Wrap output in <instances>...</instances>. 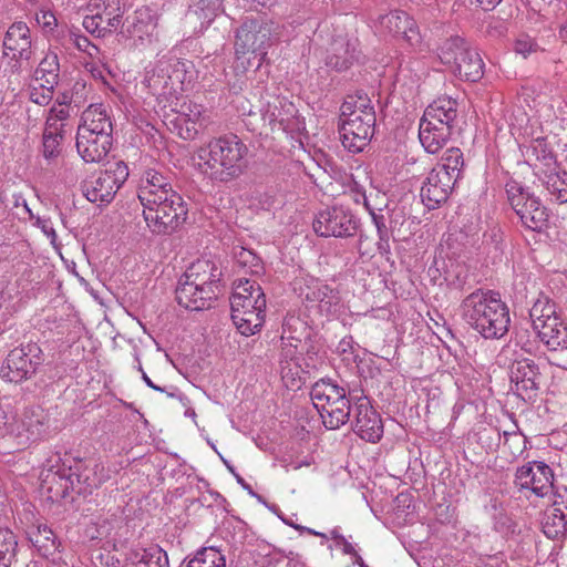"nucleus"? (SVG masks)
Listing matches in <instances>:
<instances>
[{
	"label": "nucleus",
	"instance_id": "obj_25",
	"mask_svg": "<svg viewBox=\"0 0 567 567\" xmlns=\"http://www.w3.org/2000/svg\"><path fill=\"white\" fill-rule=\"evenodd\" d=\"M455 184L446 174L433 168L421 187L422 202L430 209L436 208L447 199Z\"/></svg>",
	"mask_w": 567,
	"mask_h": 567
},
{
	"label": "nucleus",
	"instance_id": "obj_34",
	"mask_svg": "<svg viewBox=\"0 0 567 567\" xmlns=\"http://www.w3.org/2000/svg\"><path fill=\"white\" fill-rule=\"evenodd\" d=\"M60 78V63L56 53L48 52L40 61L33 72L31 80L45 83L50 87H55Z\"/></svg>",
	"mask_w": 567,
	"mask_h": 567
},
{
	"label": "nucleus",
	"instance_id": "obj_4",
	"mask_svg": "<svg viewBox=\"0 0 567 567\" xmlns=\"http://www.w3.org/2000/svg\"><path fill=\"white\" fill-rule=\"evenodd\" d=\"M284 24L272 19L246 20L236 31L235 55L237 68L247 71L259 69L268 54V49L277 43L284 33Z\"/></svg>",
	"mask_w": 567,
	"mask_h": 567
},
{
	"label": "nucleus",
	"instance_id": "obj_49",
	"mask_svg": "<svg viewBox=\"0 0 567 567\" xmlns=\"http://www.w3.org/2000/svg\"><path fill=\"white\" fill-rule=\"evenodd\" d=\"M22 425L28 433L27 440L30 442H35L40 440L44 433L43 422L41 421V417L38 414L32 413L31 416H25V420H23Z\"/></svg>",
	"mask_w": 567,
	"mask_h": 567
},
{
	"label": "nucleus",
	"instance_id": "obj_60",
	"mask_svg": "<svg viewBox=\"0 0 567 567\" xmlns=\"http://www.w3.org/2000/svg\"><path fill=\"white\" fill-rule=\"evenodd\" d=\"M471 2L480 6L483 10L489 11L495 9L502 0H471Z\"/></svg>",
	"mask_w": 567,
	"mask_h": 567
},
{
	"label": "nucleus",
	"instance_id": "obj_22",
	"mask_svg": "<svg viewBox=\"0 0 567 567\" xmlns=\"http://www.w3.org/2000/svg\"><path fill=\"white\" fill-rule=\"evenodd\" d=\"M3 53L17 63L32 58V37L25 22H14L9 27L3 38Z\"/></svg>",
	"mask_w": 567,
	"mask_h": 567
},
{
	"label": "nucleus",
	"instance_id": "obj_56",
	"mask_svg": "<svg viewBox=\"0 0 567 567\" xmlns=\"http://www.w3.org/2000/svg\"><path fill=\"white\" fill-rule=\"evenodd\" d=\"M551 508L555 512H567V487H559L554 485Z\"/></svg>",
	"mask_w": 567,
	"mask_h": 567
},
{
	"label": "nucleus",
	"instance_id": "obj_59",
	"mask_svg": "<svg viewBox=\"0 0 567 567\" xmlns=\"http://www.w3.org/2000/svg\"><path fill=\"white\" fill-rule=\"evenodd\" d=\"M35 225L41 228V230L43 231V234L50 238L51 240V244L52 245H55V241H56V233L53 228V223L49 219V218H42V217H38L37 218V221H35Z\"/></svg>",
	"mask_w": 567,
	"mask_h": 567
},
{
	"label": "nucleus",
	"instance_id": "obj_16",
	"mask_svg": "<svg viewBox=\"0 0 567 567\" xmlns=\"http://www.w3.org/2000/svg\"><path fill=\"white\" fill-rule=\"evenodd\" d=\"M313 230L321 237H349L357 231V220L342 207H331L317 214Z\"/></svg>",
	"mask_w": 567,
	"mask_h": 567
},
{
	"label": "nucleus",
	"instance_id": "obj_3",
	"mask_svg": "<svg viewBox=\"0 0 567 567\" xmlns=\"http://www.w3.org/2000/svg\"><path fill=\"white\" fill-rule=\"evenodd\" d=\"M247 145L234 134L212 138L197 151L200 172L213 181L229 182L246 168Z\"/></svg>",
	"mask_w": 567,
	"mask_h": 567
},
{
	"label": "nucleus",
	"instance_id": "obj_26",
	"mask_svg": "<svg viewBox=\"0 0 567 567\" xmlns=\"http://www.w3.org/2000/svg\"><path fill=\"white\" fill-rule=\"evenodd\" d=\"M78 131H86L89 133H103L112 135L113 121L111 109L103 103L90 104L81 115V122Z\"/></svg>",
	"mask_w": 567,
	"mask_h": 567
},
{
	"label": "nucleus",
	"instance_id": "obj_55",
	"mask_svg": "<svg viewBox=\"0 0 567 567\" xmlns=\"http://www.w3.org/2000/svg\"><path fill=\"white\" fill-rule=\"evenodd\" d=\"M352 199L357 204H362L364 209H371V206L377 202L384 204V196L375 193L374 195H367L365 190H359L357 194H351Z\"/></svg>",
	"mask_w": 567,
	"mask_h": 567
},
{
	"label": "nucleus",
	"instance_id": "obj_48",
	"mask_svg": "<svg viewBox=\"0 0 567 567\" xmlns=\"http://www.w3.org/2000/svg\"><path fill=\"white\" fill-rule=\"evenodd\" d=\"M54 112L65 113V120H63L61 123L73 125L74 115L73 107L71 106V96L69 93H62L58 95L53 105L49 109L47 117H51Z\"/></svg>",
	"mask_w": 567,
	"mask_h": 567
},
{
	"label": "nucleus",
	"instance_id": "obj_33",
	"mask_svg": "<svg viewBox=\"0 0 567 567\" xmlns=\"http://www.w3.org/2000/svg\"><path fill=\"white\" fill-rule=\"evenodd\" d=\"M130 34L141 45L152 43L157 38V19L148 10L137 11Z\"/></svg>",
	"mask_w": 567,
	"mask_h": 567
},
{
	"label": "nucleus",
	"instance_id": "obj_9",
	"mask_svg": "<svg viewBox=\"0 0 567 567\" xmlns=\"http://www.w3.org/2000/svg\"><path fill=\"white\" fill-rule=\"evenodd\" d=\"M505 190L511 207L526 229L542 231L547 227L549 215L538 197L515 181H509Z\"/></svg>",
	"mask_w": 567,
	"mask_h": 567
},
{
	"label": "nucleus",
	"instance_id": "obj_44",
	"mask_svg": "<svg viewBox=\"0 0 567 567\" xmlns=\"http://www.w3.org/2000/svg\"><path fill=\"white\" fill-rule=\"evenodd\" d=\"M17 545L13 533L7 528H0V567H10Z\"/></svg>",
	"mask_w": 567,
	"mask_h": 567
},
{
	"label": "nucleus",
	"instance_id": "obj_61",
	"mask_svg": "<svg viewBox=\"0 0 567 567\" xmlns=\"http://www.w3.org/2000/svg\"><path fill=\"white\" fill-rule=\"evenodd\" d=\"M338 546H341L342 547V553L344 555H351V554H355V548L354 546L349 543L346 537L344 538H340V543L338 544Z\"/></svg>",
	"mask_w": 567,
	"mask_h": 567
},
{
	"label": "nucleus",
	"instance_id": "obj_45",
	"mask_svg": "<svg viewBox=\"0 0 567 567\" xmlns=\"http://www.w3.org/2000/svg\"><path fill=\"white\" fill-rule=\"evenodd\" d=\"M54 89L45 83L31 80L28 87L29 100L40 106H45L52 101Z\"/></svg>",
	"mask_w": 567,
	"mask_h": 567
},
{
	"label": "nucleus",
	"instance_id": "obj_47",
	"mask_svg": "<svg viewBox=\"0 0 567 567\" xmlns=\"http://www.w3.org/2000/svg\"><path fill=\"white\" fill-rule=\"evenodd\" d=\"M66 41L74 45L79 51L86 53L90 58L96 59L99 56V48L91 43V41L78 31H69Z\"/></svg>",
	"mask_w": 567,
	"mask_h": 567
},
{
	"label": "nucleus",
	"instance_id": "obj_1",
	"mask_svg": "<svg viewBox=\"0 0 567 567\" xmlns=\"http://www.w3.org/2000/svg\"><path fill=\"white\" fill-rule=\"evenodd\" d=\"M143 217L153 234H171L187 218L183 197L173 189L169 178L154 168L144 171L137 190Z\"/></svg>",
	"mask_w": 567,
	"mask_h": 567
},
{
	"label": "nucleus",
	"instance_id": "obj_37",
	"mask_svg": "<svg viewBox=\"0 0 567 567\" xmlns=\"http://www.w3.org/2000/svg\"><path fill=\"white\" fill-rule=\"evenodd\" d=\"M282 339V349L280 353V367L282 379L293 377L299 373L300 369V352L298 351V343L300 340L292 338V341L285 342Z\"/></svg>",
	"mask_w": 567,
	"mask_h": 567
},
{
	"label": "nucleus",
	"instance_id": "obj_36",
	"mask_svg": "<svg viewBox=\"0 0 567 567\" xmlns=\"http://www.w3.org/2000/svg\"><path fill=\"white\" fill-rule=\"evenodd\" d=\"M89 6L100 21L106 23V27L116 29L121 24L122 11L120 0H91Z\"/></svg>",
	"mask_w": 567,
	"mask_h": 567
},
{
	"label": "nucleus",
	"instance_id": "obj_46",
	"mask_svg": "<svg viewBox=\"0 0 567 567\" xmlns=\"http://www.w3.org/2000/svg\"><path fill=\"white\" fill-rule=\"evenodd\" d=\"M504 447H506L511 455L516 458L520 456L526 450L527 439L517 431L504 432Z\"/></svg>",
	"mask_w": 567,
	"mask_h": 567
},
{
	"label": "nucleus",
	"instance_id": "obj_32",
	"mask_svg": "<svg viewBox=\"0 0 567 567\" xmlns=\"http://www.w3.org/2000/svg\"><path fill=\"white\" fill-rule=\"evenodd\" d=\"M535 174L544 183L554 200L559 204L567 203V173L555 169L544 171L535 165Z\"/></svg>",
	"mask_w": 567,
	"mask_h": 567
},
{
	"label": "nucleus",
	"instance_id": "obj_43",
	"mask_svg": "<svg viewBox=\"0 0 567 567\" xmlns=\"http://www.w3.org/2000/svg\"><path fill=\"white\" fill-rule=\"evenodd\" d=\"M342 115H351V113L374 112V107L370 97L363 91H358L354 94H349L341 105Z\"/></svg>",
	"mask_w": 567,
	"mask_h": 567
},
{
	"label": "nucleus",
	"instance_id": "obj_62",
	"mask_svg": "<svg viewBox=\"0 0 567 567\" xmlns=\"http://www.w3.org/2000/svg\"><path fill=\"white\" fill-rule=\"evenodd\" d=\"M140 371L142 372V379L146 383L147 386H150L151 389H153L155 391L164 392L163 388H161V386L156 385L155 383H153V381L148 378V375L143 371L141 365H140Z\"/></svg>",
	"mask_w": 567,
	"mask_h": 567
},
{
	"label": "nucleus",
	"instance_id": "obj_42",
	"mask_svg": "<svg viewBox=\"0 0 567 567\" xmlns=\"http://www.w3.org/2000/svg\"><path fill=\"white\" fill-rule=\"evenodd\" d=\"M529 317L533 328L538 323L549 322L551 318H558L555 303L547 297H540L534 302L529 310Z\"/></svg>",
	"mask_w": 567,
	"mask_h": 567
},
{
	"label": "nucleus",
	"instance_id": "obj_2",
	"mask_svg": "<svg viewBox=\"0 0 567 567\" xmlns=\"http://www.w3.org/2000/svg\"><path fill=\"white\" fill-rule=\"evenodd\" d=\"M463 320L485 339H501L509 328L507 305L498 292L477 289L461 303Z\"/></svg>",
	"mask_w": 567,
	"mask_h": 567
},
{
	"label": "nucleus",
	"instance_id": "obj_17",
	"mask_svg": "<svg viewBox=\"0 0 567 567\" xmlns=\"http://www.w3.org/2000/svg\"><path fill=\"white\" fill-rule=\"evenodd\" d=\"M377 30L382 34L402 38L412 48L422 43L421 34L415 21L404 11L393 10L379 17Z\"/></svg>",
	"mask_w": 567,
	"mask_h": 567
},
{
	"label": "nucleus",
	"instance_id": "obj_13",
	"mask_svg": "<svg viewBox=\"0 0 567 567\" xmlns=\"http://www.w3.org/2000/svg\"><path fill=\"white\" fill-rule=\"evenodd\" d=\"M110 477L109 471L102 463L90 461L87 463L76 464L74 470L70 468L69 475H60L59 472L49 471L44 482L61 481L62 494L72 488L79 494H91L100 487Z\"/></svg>",
	"mask_w": 567,
	"mask_h": 567
},
{
	"label": "nucleus",
	"instance_id": "obj_18",
	"mask_svg": "<svg viewBox=\"0 0 567 567\" xmlns=\"http://www.w3.org/2000/svg\"><path fill=\"white\" fill-rule=\"evenodd\" d=\"M192 62L177 60L173 65V72L169 74L171 63L165 60H159L154 68L146 71L144 83L152 91L153 94H159L167 86L169 81L175 78L182 85L192 82L190 69Z\"/></svg>",
	"mask_w": 567,
	"mask_h": 567
},
{
	"label": "nucleus",
	"instance_id": "obj_30",
	"mask_svg": "<svg viewBox=\"0 0 567 567\" xmlns=\"http://www.w3.org/2000/svg\"><path fill=\"white\" fill-rule=\"evenodd\" d=\"M452 134L449 126L429 123L420 120L419 140L424 150L430 154H436L441 151Z\"/></svg>",
	"mask_w": 567,
	"mask_h": 567
},
{
	"label": "nucleus",
	"instance_id": "obj_23",
	"mask_svg": "<svg viewBox=\"0 0 567 567\" xmlns=\"http://www.w3.org/2000/svg\"><path fill=\"white\" fill-rule=\"evenodd\" d=\"M65 113L54 112L51 117H45L42 154L47 159H53L60 155L65 136L72 132L73 125L59 123L65 120Z\"/></svg>",
	"mask_w": 567,
	"mask_h": 567
},
{
	"label": "nucleus",
	"instance_id": "obj_52",
	"mask_svg": "<svg viewBox=\"0 0 567 567\" xmlns=\"http://www.w3.org/2000/svg\"><path fill=\"white\" fill-rule=\"evenodd\" d=\"M340 121L350 122L355 124H363L368 126H375V112H367L362 113H351V115H342L340 114Z\"/></svg>",
	"mask_w": 567,
	"mask_h": 567
},
{
	"label": "nucleus",
	"instance_id": "obj_5",
	"mask_svg": "<svg viewBox=\"0 0 567 567\" xmlns=\"http://www.w3.org/2000/svg\"><path fill=\"white\" fill-rule=\"evenodd\" d=\"M231 319L239 332L252 336L265 322L266 296L261 287L249 279H239L230 297Z\"/></svg>",
	"mask_w": 567,
	"mask_h": 567
},
{
	"label": "nucleus",
	"instance_id": "obj_12",
	"mask_svg": "<svg viewBox=\"0 0 567 567\" xmlns=\"http://www.w3.org/2000/svg\"><path fill=\"white\" fill-rule=\"evenodd\" d=\"M127 177V165L115 162L107 169L90 175L82 183V193L91 203L109 204Z\"/></svg>",
	"mask_w": 567,
	"mask_h": 567
},
{
	"label": "nucleus",
	"instance_id": "obj_54",
	"mask_svg": "<svg viewBox=\"0 0 567 567\" xmlns=\"http://www.w3.org/2000/svg\"><path fill=\"white\" fill-rule=\"evenodd\" d=\"M278 103L281 104L279 99H275L272 104H267V109L264 113V120L267 121L269 125L279 124L281 126L286 121L281 114V111L278 109Z\"/></svg>",
	"mask_w": 567,
	"mask_h": 567
},
{
	"label": "nucleus",
	"instance_id": "obj_58",
	"mask_svg": "<svg viewBox=\"0 0 567 567\" xmlns=\"http://www.w3.org/2000/svg\"><path fill=\"white\" fill-rule=\"evenodd\" d=\"M536 47V43L529 37H522L515 42V51L525 58L534 52Z\"/></svg>",
	"mask_w": 567,
	"mask_h": 567
},
{
	"label": "nucleus",
	"instance_id": "obj_39",
	"mask_svg": "<svg viewBox=\"0 0 567 567\" xmlns=\"http://www.w3.org/2000/svg\"><path fill=\"white\" fill-rule=\"evenodd\" d=\"M463 166V153L457 147H451L446 150L441 162L434 167V169L446 174L451 179L457 182L462 175Z\"/></svg>",
	"mask_w": 567,
	"mask_h": 567
},
{
	"label": "nucleus",
	"instance_id": "obj_41",
	"mask_svg": "<svg viewBox=\"0 0 567 567\" xmlns=\"http://www.w3.org/2000/svg\"><path fill=\"white\" fill-rule=\"evenodd\" d=\"M567 530V512L550 509L543 522V532L550 539H558Z\"/></svg>",
	"mask_w": 567,
	"mask_h": 567
},
{
	"label": "nucleus",
	"instance_id": "obj_27",
	"mask_svg": "<svg viewBox=\"0 0 567 567\" xmlns=\"http://www.w3.org/2000/svg\"><path fill=\"white\" fill-rule=\"evenodd\" d=\"M374 127L340 121L339 135L344 148L359 153L368 145L373 136Z\"/></svg>",
	"mask_w": 567,
	"mask_h": 567
},
{
	"label": "nucleus",
	"instance_id": "obj_35",
	"mask_svg": "<svg viewBox=\"0 0 567 567\" xmlns=\"http://www.w3.org/2000/svg\"><path fill=\"white\" fill-rule=\"evenodd\" d=\"M29 540L40 555L48 557L58 548L56 537L48 525H37L28 532Z\"/></svg>",
	"mask_w": 567,
	"mask_h": 567
},
{
	"label": "nucleus",
	"instance_id": "obj_24",
	"mask_svg": "<svg viewBox=\"0 0 567 567\" xmlns=\"http://www.w3.org/2000/svg\"><path fill=\"white\" fill-rule=\"evenodd\" d=\"M112 135L78 131L75 146L79 155L85 163H99L107 156L112 146Z\"/></svg>",
	"mask_w": 567,
	"mask_h": 567
},
{
	"label": "nucleus",
	"instance_id": "obj_11",
	"mask_svg": "<svg viewBox=\"0 0 567 567\" xmlns=\"http://www.w3.org/2000/svg\"><path fill=\"white\" fill-rule=\"evenodd\" d=\"M295 291L309 310L330 317L340 311L339 291L315 277H301L295 281Z\"/></svg>",
	"mask_w": 567,
	"mask_h": 567
},
{
	"label": "nucleus",
	"instance_id": "obj_14",
	"mask_svg": "<svg viewBox=\"0 0 567 567\" xmlns=\"http://www.w3.org/2000/svg\"><path fill=\"white\" fill-rule=\"evenodd\" d=\"M514 486L529 501L547 497L554 489V471L545 462H528L516 470Z\"/></svg>",
	"mask_w": 567,
	"mask_h": 567
},
{
	"label": "nucleus",
	"instance_id": "obj_51",
	"mask_svg": "<svg viewBox=\"0 0 567 567\" xmlns=\"http://www.w3.org/2000/svg\"><path fill=\"white\" fill-rule=\"evenodd\" d=\"M35 21L44 34L53 35L58 21L52 11L41 9L35 13Z\"/></svg>",
	"mask_w": 567,
	"mask_h": 567
},
{
	"label": "nucleus",
	"instance_id": "obj_53",
	"mask_svg": "<svg viewBox=\"0 0 567 567\" xmlns=\"http://www.w3.org/2000/svg\"><path fill=\"white\" fill-rule=\"evenodd\" d=\"M83 27L87 32L96 34L97 37H101L106 30L112 29L110 27H106V23L104 21H100L95 13L84 18Z\"/></svg>",
	"mask_w": 567,
	"mask_h": 567
},
{
	"label": "nucleus",
	"instance_id": "obj_20",
	"mask_svg": "<svg viewBox=\"0 0 567 567\" xmlns=\"http://www.w3.org/2000/svg\"><path fill=\"white\" fill-rule=\"evenodd\" d=\"M358 47L359 41L354 37L346 33L334 35L324 59L326 66L337 72L348 70L359 60L360 51Z\"/></svg>",
	"mask_w": 567,
	"mask_h": 567
},
{
	"label": "nucleus",
	"instance_id": "obj_15",
	"mask_svg": "<svg viewBox=\"0 0 567 567\" xmlns=\"http://www.w3.org/2000/svg\"><path fill=\"white\" fill-rule=\"evenodd\" d=\"M176 116L172 125L177 135L185 141H194L214 123L212 112L192 100L182 101L175 109Z\"/></svg>",
	"mask_w": 567,
	"mask_h": 567
},
{
	"label": "nucleus",
	"instance_id": "obj_57",
	"mask_svg": "<svg viewBox=\"0 0 567 567\" xmlns=\"http://www.w3.org/2000/svg\"><path fill=\"white\" fill-rule=\"evenodd\" d=\"M236 260L243 267H257L259 265V258L251 251L245 248H240L238 252H235Z\"/></svg>",
	"mask_w": 567,
	"mask_h": 567
},
{
	"label": "nucleus",
	"instance_id": "obj_21",
	"mask_svg": "<svg viewBox=\"0 0 567 567\" xmlns=\"http://www.w3.org/2000/svg\"><path fill=\"white\" fill-rule=\"evenodd\" d=\"M511 381L514 391L525 401L533 400L539 388V370L534 360L524 358L513 362Z\"/></svg>",
	"mask_w": 567,
	"mask_h": 567
},
{
	"label": "nucleus",
	"instance_id": "obj_64",
	"mask_svg": "<svg viewBox=\"0 0 567 567\" xmlns=\"http://www.w3.org/2000/svg\"><path fill=\"white\" fill-rule=\"evenodd\" d=\"M351 556L354 557V564L358 565L359 567H367V564L364 563V560L362 559V557L358 554V551L355 550V554H351Z\"/></svg>",
	"mask_w": 567,
	"mask_h": 567
},
{
	"label": "nucleus",
	"instance_id": "obj_31",
	"mask_svg": "<svg viewBox=\"0 0 567 567\" xmlns=\"http://www.w3.org/2000/svg\"><path fill=\"white\" fill-rule=\"evenodd\" d=\"M124 567H169L167 553L158 545L130 551Z\"/></svg>",
	"mask_w": 567,
	"mask_h": 567
},
{
	"label": "nucleus",
	"instance_id": "obj_29",
	"mask_svg": "<svg viewBox=\"0 0 567 567\" xmlns=\"http://www.w3.org/2000/svg\"><path fill=\"white\" fill-rule=\"evenodd\" d=\"M533 329L549 351L560 349L567 352V328L563 324L559 317L551 318L549 322L538 323Z\"/></svg>",
	"mask_w": 567,
	"mask_h": 567
},
{
	"label": "nucleus",
	"instance_id": "obj_38",
	"mask_svg": "<svg viewBox=\"0 0 567 567\" xmlns=\"http://www.w3.org/2000/svg\"><path fill=\"white\" fill-rule=\"evenodd\" d=\"M528 157L535 161L534 166L538 164L544 171L557 168V162L553 151L549 148L545 138L534 140L527 148Z\"/></svg>",
	"mask_w": 567,
	"mask_h": 567
},
{
	"label": "nucleus",
	"instance_id": "obj_40",
	"mask_svg": "<svg viewBox=\"0 0 567 567\" xmlns=\"http://www.w3.org/2000/svg\"><path fill=\"white\" fill-rule=\"evenodd\" d=\"M185 567H226V558L215 547H204L188 559Z\"/></svg>",
	"mask_w": 567,
	"mask_h": 567
},
{
	"label": "nucleus",
	"instance_id": "obj_50",
	"mask_svg": "<svg viewBox=\"0 0 567 567\" xmlns=\"http://www.w3.org/2000/svg\"><path fill=\"white\" fill-rule=\"evenodd\" d=\"M384 205H385V203L380 204V202H377L374 205L371 206V209H367V212L371 216L372 221L377 228L379 239L386 241L389 239V234H388V228L385 225L384 216L381 214L382 206H384Z\"/></svg>",
	"mask_w": 567,
	"mask_h": 567
},
{
	"label": "nucleus",
	"instance_id": "obj_63",
	"mask_svg": "<svg viewBox=\"0 0 567 567\" xmlns=\"http://www.w3.org/2000/svg\"><path fill=\"white\" fill-rule=\"evenodd\" d=\"M16 207H19L20 205L22 206V209L29 215L30 218H33V214L31 212V209L29 208L27 202L24 198L22 197H18L16 198Z\"/></svg>",
	"mask_w": 567,
	"mask_h": 567
},
{
	"label": "nucleus",
	"instance_id": "obj_28",
	"mask_svg": "<svg viewBox=\"0 0 567 567\" xmlns=\"http://www.w3.org/2000/svg\"><path fill=\"white\" fill-rule=\"evenodd\" d=\"M457 116V102L447 96H442L433 101L424 111L421 121L453 128Z\"/></svg>",
	"mask_w": 567,
	"mask_h": 567
},
{
	"label": "nucleus",
	"instance_id": "obj_8",
	"mask_svg": "<svg viewBox=\"0 0 567 567\" xmlns=\"http://www.w3.org/2000/svg\"><path fill=\"white\" fill-rule=\"evenodd\" d=\"M439 58L462 80L476 82L484 74V62L480 53L458 35L447 39L442 44Z\"/></svg>",
	"mask_w": 567,
	"mask_h": 567
},
{
	"label": "nucleus",
	"instance_id": "obj_19",
	"mask_svg": "<svg viewBox=\"0 0 567 567\" xmlns=\"http://www.w3.org/2000/svg\"><path fill=\"white\" fill-rule=\"evenodd\" d=\"M353 431L362 440L377 443L383 435V423L379 413L373 409L367 396L354 401Z\"/></svg>",
	"mask_w": 567,
	"mask_h": 567
},
{
	"label": "nucleus",
	"instance_id": "obj_7",
	"mask_svg": "<svg viewBox=\"0 0 567 567\" xmlns=\"http://www.w3.org/2000/svg\"><path fill=\"white\" fill-rule=\"evenodd\" d=\"M310 398L324 426L329 430H337L349 421L352 411L351 403H354L357 399L348 398L344 388L326 379H321L312 385Z\"/></svg>",
	"mask_w": 567,
	"mask_h": 567
},
{
	"label": "nucleus",
	"instance_id": "obj_10",
	"mask_svg": "<svg viewBox=\"0 0 567 567\" xmlns=\"http://www.w3.org/2000/svg\"><path fill=\"white\" fill-rule=\"evenodd\" d=\"M43 361V351L37 343L21 344L9 351L0 367V375L4 381L20 383L31 379Z\"/></svg>",
	"mask_w": 567,
	"mask_h": 567
},
{
	"label": "nucleus",
	"instance_id": "obj_6",
	"mask_svg": "<svg viewBox=\"0 0 567 567\" xmlns=\"http://www.w3.org/2000/svg\"><path fill=\"white\" fill-rule=\"evenodd\" d=\"M216 266L208 260L193 262L176 288L179 306L189 310H202L215 296L214 286L219 277Z\"/></svg>",
	"mask_w": 567,
	"mask_h": 567
}]
</instances>
